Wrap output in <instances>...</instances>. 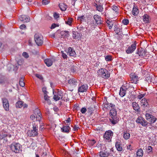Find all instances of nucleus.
<instances>
[{"label": "nucleus", "mask_w": 157, "mask_h": 157, "mask_svg": "<svg viewBox=\"0 0 157 157\" xmlns=\"http://www.w3.org/2000/svg\"><path fill=\"white\" fill-rule=\"evenodd\" d=\"M143 154V151L141 148L139 149L137 152V157H142Z\"/></svg>", "instance_id": "31"}, {"label": "nucleus", "mask_w": 157, "mask_h": 157, "mask_svg": "<svg viewBox=\"0 0 157 157\" xmlns=\"http://www.w3.org/2000/svg\"><path fill=\"white\" fill-rule=\"evenodd\" d=\"M147 151H148V153H149L150 152H152V147L151 146H149L147 149Z\"/></svg>", "instance_id": "61"}, {"label": "nucleus", "mask_w": 157, "mask_h": 157, "mask_svg": "<svg viewBox=\"0 0 157 157\" xmlns=\"http://www.w3.org/2000/svg\"><path fill=\"white\" fill-rule=\"evenodd\" d=\"M87 143L90 146H92L96 143V141L94 140H89Z\"/></svg>", "instance_id": "41"}, {"label": "nucleus", "mask_w": 157, "mask_h": 157, "mask_svg": "<svg viewBox=\"0 0 157 157\" xmlns=\"http://www.w3.org/2000/svg\"><path fill=\"white\" fill-rule=\"evenodd\" d=\"M4 82V78L3 77H0V84H2Z\"/></svg>", "instance_id": "64"}, {"label": "nucleus", "mask_w": 157, "mask_h": 157, "mask_svg": "<svg viewBox=\"0 0 157 157\" xmlns=\"http://www.w3.org/2000/svg\"><path fill=\"white\" fill-rule=\"evenodd\" d=\"M70 128L69 126H65L61 128V130L63 132H68L69 131Z\"/></svg>", "instance_id": "29"}, {"label": "nucleus", "mask_w": 157, "mask_h": 157, "mask_svg": "<svg viewBox=\"0 0 157 157\" xmlns=\"http://www.w3.org/2000/svg\"><path fill=\"white\" fill-rule=\"evenodd\" d=\"M38 129L35 124L33 125V129L31 130H29L27 132V134L28 136L34 137L38 135Z\"/></svg>", "instance_id": "5"}, {"label": "nucleus", "mask_w": 157, "mask_h": 157, "mask_svg": "<svg viewBox=\"0 0 157 157\" xmlns=\"http://www.w3.org/2000/svg\"><path fill=\"white\" fill-rule=\"evenodd\" d=\"M19 20L24 23L28 22L30 20V18L29 16L25 15H21L19 18Z\"/></svg>", "instance_id": "13"}, {"label": "nucleus", "mask_w": 157, "mask_h": 157, "mask_svg": "<svg viewBox=\"0 0 157 157\" xmlns=\"http://www.w3.org/2000/svg\"><path fill=\"white\" fill-rule=\"evenodd\" d=\"M44 62L46 65L48 67L52 66L53 64V61L52 59H47L44 60Z\"/></svg>", "instance_id": "19"}, {"label": "nucleus", "mask_w": 157, "mask_h": 157, "mask_svg": "<svg viewBox=\"0 0 157 157\" xmlns=\"http://www.w3.org/2000/svg\"><path fill=\"white\" fill-rule=\"evenodd\" d=\"M86 108L83 107L81 109L80 111L82 113L84 114L86 112Z\"/></svg>", "instance_id": "57"}, {"label": "nucleus", "mask_w": 157, "mask_h": 157, "mask_svg": "<svg viewBox=\"0 0 157 157\" xmlns=\"http://www.w3.org/2000/svg\"><path fill=\"white\" fill-rule=\"evenodd\" d=\"M131 81L132 83L136 84L139 81V78L137 75L135 73H132L131 74Z\"/></svg>", "instance_id": "10"}, {"label": "nucleus", "mask_w": 157, "mask_h": 157, "mask_svg": "<svg viewBox=\"0 0 157 157\" xmlns=\"http://www.w3.org/2000/svg\"><path fill=\"white\" fill-rule=\"evenodd\" d=\"M132 14L134 16H136L139 13V11L138 9L135 6H134L132 11Z\"/></svg>", "instance_id": "25"}, {"label": "nucleus", "mask_w": 157, "mask_h": 157, "mask_svg": "<svg viewBox=\"0 0 157 157\" xmlns=\"http://www.w3.org/2000/svg\"><path fill=\"white\" fill-rule=\"evenodd\" d=\"M122 23L124 25H127L129 23V20L127 19H124L122 21Z\"/></svg>", "instance_id": "49"}, {"label": "nucleus", "mask_w": 157, "mask_h": 157, "mask_svg": "<svg viewBox=\"0 0 157 157\" xmlns=\"http://www.w3.org/2000/svg\"><path fill=\"white\" fill-rule=\"evenodd\" d=\"M113 135V132L111 131H108L105 132L104 135L103 137L105 140H109L110 137Z\"/></svg>", "instance_id": "14"}, {"label": "nucleus", "mask_w": 157, "mask_h": 157, "mask_svg": "<svg viewBox=\"0 0 157 157\" xmlns=\"http://www.w3.org/2000/svg\"><path fill=\"white\" fill-rule=\"evenodd\" d=\"M151 77L150 76H148L146 77L145 80L147 81V82L149 83V82H151Z\"/></svg>", "instance_id": "53"}, {"label": "nucleus", "mask_w": 157, "mask_h": 157, "mask_svg": "<svg viewBox=\"0 0 157 157\" xmlns=\"http://www.w3.org/2000/svg\"><path fill=\"white\" fill-rule=\"evenodd\" d=\"M21 145L18 143H13L10 146L12 151L17 153H19L21 149Z\"/></svg>", "instance_id": "3"}, {"label": "nucleus", "mask_w": 157, "mask_h": 157, "mask_svg": "<svg viewBox=\"0 0 157 157\" xmlns=\"http://www.w3.org/2000/svg\"><path fill=\"white\" fill-rule=\"evenodd\" d=\"M156 118L152 115L151 118V119H150L148 121L150 122V124H151L154 123L156 121Z\"/></svg>", "instance_id": "42"}, {"label": "nucleus", "mask_w": 157, "mask_h": 157, "mask_svg": "<svg viewBox=\"0 0 157 157\" xmlns=\"http://www.w3.org/2000/svg\"><path fill=\"white\" fill-rule=\"evenodd\" d=\"M94 18L97 24H101L102 23V21L101 20V17L99 15H94Z\"/></svg>", "instance_id": "18"}, {"label": "nucleus", "mask_w": 157, "mask_h": 157, "mask_svg": "<svg viewBox=\"0 0 157 157\" xmlns=\"http://www.w3.org/2000/svg\"><path fill=\"white\" fill-rule=\"evenodd\" d=\"M19 84L20 86L21 87H23L25 86V84L24 82V80H22V79L20 80L19 81Z\"/></svg>", "instance_id": "48"}, {"label": "nucleus", "mask_w": 157, "mask_h": 157, "mask_svg": "<svg viewBox=\"0 0 157 157\" xmlns=\"http://www.w3.org/2000/svg\"><path fill=\"white\" fill-rule=\"evenodd\" d=\"M59 25L57 24H56L55 23H53L52 25L51 26V27H50V28L52 29H54L56 27L59 26Z\"/></svg>", "instance_id": "56"}, {"label": "nucleus", "mask_w": 157, "mask_h": 157, "mask_svg": "<svg viewBox=\"0 0 157 157\" xmlns=\"http://www.w3.org/2000/svg\"><path fill=\"white\" fill-rule=\"evenodd\" d=\"M119 117L117 116H110L109 121L112 124H117L119 121Z\"/></svg>", "instance_id": "12"}, {"label": "nucleus", "mask_w": 157, "mask_h": 157, "mask_svg": "<svg viewBox=\"0 0 157 157\" xmlns=\"http://www.w3.org/2000/svg\"><path fill=\"white\" fill-rule=\"evenodd\" d=\"M59 6L60 10L62 11H65L67 8V6L63 3L59 4Z\"/></svg>", "instance_id": "23"}, {"label": "nucleus", "mask_w": 157, "mask_h": 157, "mask_svg": "<svg viewBox=\"0 0 157 157\" xmlns=\"http://www.w3.org/2000/svg\"><path fill=\"white\" fill-rule=\"evenodd\" d=\"M146 119L147 120L149 121V120L151 119V117L152 116V115L148 113H146Z\"/></svg>", "instance_id": "47"}, {"label": "nucleus", "mask_w": 157, "mask_h": 157, "mask_svg": "<svg viewBox=\"0 0 157 157\" xmlns=\"http://www.w3.org/2000/svg\"><path fill=\"white\" fill-rule=\"evenodd\" d=\"M67 53L70 56H75L76 54L75 51L71 47H69L68 48Z\"/></svg>", "instance_id": "17"}, {"label": "nucleus", "mask_w": 157, "mask_h": 157, "mask_svg": "<svg viewBox=\"0 0 157 157\" xmlns=\"http://www.w3.org/2000/svg\"><path fill=\"white\" fill-rule=\"evenodd\" d=\"M104 99L106 100V101L104 103V106L105 108H106V109H109V103L107 101V97H104Z\"/></svg>", "instance_id": "38"}, {"label": "nucleus", "mask_w": 157, "mask_h": 157, "mask_svg": "<svg viewBox=\"0 0 157 157\" xmlns=\"http://www.w3.org/2000/svg\"><path fill=\"white\" fill-rule=\"evenodd\" d=\"M95 6L96 7V9L97 10L100 12H102L103 11V8L101 5H97V4H95Z\"/></svg>", "instance_id": "36"}, {"label": "nucleus", "mask_w": 157, "mask_h": 157, "mask_svg": "<svg viewBox=\"0 0 157 157\" xmlns=\"http://www.w3.org/2000/svg\"><path fill=\"white\" fill-rule=\"evenodd\" d=\"M11 135L4 130L1 131L0 133V140H3V142H7L8 141L7 138H10Z\"/></svg>", "instance_id": "2"}, {"label": "nucleus", "mask_w": 157, "mask_h": 157, "mask_svg": "<svg viewBox=\"0 0 157 157\" xmlns=\"http://www.w3.org/2000/svg\"><path fill=\"white\" fill-rule=\"evenodd\" d=\"M35 40L38 46L41 45L43 43V38L42 36L38 33H36L34 36Z\"/></svg>", "instance_id": "4"}, {"label": "nucleus", "mask_w": 157, "mask_h": 157, "mask_svg": "<svg viewBox=\"0 0 157 157\" xmlns=\"http://www.w3.org/2000/svg\"><path fill=\"white\" fill-rule=\"evenodd\" d=\"M136 42L132 44L130 46H129L126 50V52L127 54L131 53L133 52L136 49Z\"/></svg>", "instance_id": "9"}, {"label": "nucleus", "mask_w": 157, "mask_h": 157, "mask_svg": "<svg viewBox=\"0 0 157 157\" xmlns=\"http://www.w3.org/2000/svg\"><path fill=\"white\" fill-rule=\"evenodd\" d=\"M132 106L133 109L136 112H138L140 110V107L139 105L136 102L132 103Z\"/></svg>", "instance_id": "22"}, {"label": "nucleus", "mask_w": 157, "mask_h": 157, "mask_svg": "<svg viewBox=\"0 0 157 157\" xmlns=\"http://www.w3.org/2000/svg\"><path fill=\"white\" fill-rule=\"evenodd\" d=\"M123 89L121 87L119 92V95L121 97H123L126 94V90Z\"/></svg>", "instance_id": "34"}, {"label": "nucleus", "mask_w": 157, "mask_h": 157, "mask_svg": "<svg viewBox=\"0 0 157 157\" xmlns=\"http://www.w3.org/2000/svg\"><path fill=\"white\" fill-rule=\"evenodd\" d=\"M49 97L48 96L47 94H44V99L45 101H48V102H51L50 100L48 99V98Z\"/></svg>", "instance_id": "54"}, {"label": "nucleus", "mask_w": 157, "mask_h": 157, "mask_svg": "<svg viewBox=\"0 0 157 157\" xmlns=\"http://www.w3.org/2000/svg\"><path fill=\"white\" fill-rule=\"evenodd\" d=\"M141 105L143 108L145 109V108L147 107L148 104L146 99L144 98L143 99L140 101Z\"/></svg>", "instance_id": "16"}, {"label": "nucleus", "mask_w": 157, "mask_h": 157, "mask_svg": "<svg viewBox=\"0 0 157 157\" xmlns=\"http://www.w3.org/2000/svg\"><path fill=\"white\" fill-rule=\"evenodd\" d=\"M122 28L115 27L114 29V31L117 34H118L119 33H121L122 32Z\"/></svg>", "instance_id": "39"}, {"label": "nucleus", "mask_w": 157, "mask_h": 157, "mask_svg": "<svg viewBox=\"0 0 157 157\" xmlns=\"http://www.w3.org/2000/svg\"><path fill=\"white\" fill-rule=\"evenodd\" d=\"M79 128V127L77 125H75L73 127V130L74 131H76Z\"/></svg>", "instance_id": "62"}, {"label": "nucleus", "mask_w": 157, "mask_h": 157, "mask_svg": "<svg viewBox=\"0 0 157 157\" xmlns=\"http://www.w3.org/2000/svg\"><path fill=\"white\" fill-rule=\"evenodd\" d=\"M143 20L145 23H149V20L148 15L147 14H145L143 16Z\"/></svg>", "instance_id": "27"}, {"label": "nucleus", "mask_w": 157, "mask_h": 157, "mask_svg": "<svg viewBox=\"0 0 157 157\" xmlns=\"http://www.w3.org/2000/svg\"><path fill=\"white\" fill-rule=\"evenodd\" d=\"M23 105V102L21 101H18L16 103V106L17 108H21Z\"/></svg>", "instance_id": "32"}, {"label": "nucleus", "mask_w": 157, "mask_h": 157, "mask_svg": "<svg viewBox=\"0 0 157 157\" xmlns=\"http://www.w3.org/2000/svg\"><path fill=\"white\" fill-rule=\"evenodd\" d=\"M35 75L36 77L39 78L40 79L42 80L43 78L42 75H41L36 74Z\"/></svg>", "instance_id": "58"}, {"label": "nucleus", "mask_w": 157, "mask_h": 157, "mask_svg": "<svg viewBox=\"0 0 157 157\" xmlns=\"http://www.w3.org/2000/svg\"><path fill=\"white\" fill-rule=\"evenodd\" d=\"M36 111L37 112V115L36 116V118H38V120H39L41 119V113H40V111H39V109H36Z\"/></svg>", "instance_id": "40"}, {"label": "nucleus", "mask_w": 157, "mask_h": 157, "mask_svg": "<svg viewBox=\"0 0 157 157\" xmlns=\"http://www.w3.org/2000/svg\"><path fill=\"white\" fill-rule=\"evenodd\" d=\"M72 19L71 18H68L67 21H66V24L70 25L72 23Z\"/></svg>", "instance_id": "51"}, {"label": "nucleus", "mask_w": 157, "mask_h": 157, "mask_svg": "<svg viewBox=\"0 0 157 157\" xmlns=\"http://www.w3.org/2000/svg\"><path fill=\"white\" fill-rule=\"evenodd\" d=\"M129 83H129H126L124 84L123 85L121 88L123 89V90H126L130 87Z\"/></svg>", "instance_id": "37"}, {"label": "nucleus", "mask_w": 157, "mask_h": 157, "mask_svg": "<svg viewBox=\"0 0 157 157\" xmlns=\"http://www.w3.org/2000/svg\"><path fill=\"white\" fill-rule=\"evenodd\" d=\"M68 82L73 87H75L77 84V81L74 79H70L69 80Z\"/></svg>", "instance_id": "20"}, {"label": "nucleus", "mask_w": 157, "mask_h": 157, "mask_svg": "<svg viewBox=\"0 0 157 157\" xmlns=\"http://www.w3.org/2000/svg\"><path fill=\"white\" fill-rule=\"evenodd\" d=\"M112 9L114 12L113 13L115 14H117L119 12V9L118 7L115 6H113L112 7Z\"/></svg>", "instance_id": "33"}, {"label": "nucleus", "mask_w": 157, "mask_h": 157, "mask_svg": "<svg viewBox=\"0 0 157 157\" xmlns=\"http://www.w3.org/2000/svg\"><path fill=\"white\" fill-rule=\"evenodd\" d=\"M98 76L105 79H107L110 77V73L109 71L104 68H100L97 71Z\"/></svg>", "instance_id": "1"}, {"label": "nucleus", "mask_w": 157, "mask_h": 157, "mask_svg": "<svg viewBox=\"0 0 157 157\" xmlns=\"http://www.w3.org/2000/svg\"><path fill=\"white\" fill-rule=\"evenodd\" d=\"M110 151L107 150L106 148H105V150L101 151L98 154V155L99 157H108L109 156H111V154L110 153Z\"/></svg>", "instance_id": "6"}, {"label": "nucleus", "mask_w": 157, "mask_h": 157, "mask_svg": "<svg viewBox=\"0 0 157 157\" xmlns=\"http://www.w3.org/2000/svg\"><path fill=\"white\" fill-rule=\"evenodd\" d=\"M63 98V94L62 92L61 91H58L57 94L54 95L53 99L55 101H57L60 99H62Z\"/></svg>", "instance_id": "11"}, {"label": "nucleus", "mask_w": 157, "mask_h": 157, "mask_svg": "<svg viewBox=\"0 0 157 157\" xmlns=\"http://www.w3.org/2000/svg\"><path fill=\"white\" fill-rule=\"evenodd\" d=\"M147 52H145V50L142 48H139L137 52L136 53L138 54L139 56H143L144 55L146 54Z\"/></svg>", "instance_id": "21"}, {"label": "nucleus", "mask_w": 157, "mask_h": 157, "mask_svg": "<svg viewBox=\"0 0 157 157\" xmlns=\"http://www.w3.org/2000/svg\"><path fill=\"white\" fill-rule=\"evenodd\" d=\"M140 124L142 126L145 127L147 125V124H148V123L144 119L143 120V121H142L141 122Z\"/></svg>", "instance_id": "44"}, {"label": "nucleus", "mask_w": 157, "mask_h": 157, "mask_svg": "<svg viewBox=\"0 0 157 157\" xmlns=\"http://www.w3.org/2000/svg\"><path fill=\"white\" fill-rule=\"evenodd\" d=\"M77 29L79 31H82L84 29V28L82 25H79L77 27Z\"/></svg>", "instance_id": "59"}, {"label": "nucleus", "mask_w": 157, "mask_h": 157, "mask_svg": "<svg viewBox=\"0 0 157 157\" xmlns=\"http://www.w3.org/2000/svg\"><path fill=\"white\" fill-rule=\"evenodd\" d=\"M144 119L142 117H139L137 119L136 122L140 124L141 122L143 121Z\"/></svg>", "instance_id": "46"}, {"label": "nucleus", "mask_w": 157, "mask_h": 157, "mask_svg": "<svg viewBox=\"0 0 157 157\" xmlns=\"http://www.w3.org/2000/svg\"><path fill=\"white\" fill-rule=\"evenodd\" d=\"M60 152L63 155H65V157L67 156L69 154L68 152L64 149L61 150Z\"/></svg>", "instance_id": "43"}, {"label": "nucleus", "mask_w": 157, "mask_h": 157, "mask_svg": "<svg viewBox=\"0 0 157 157\" xmlns=\"http://www.w3.org/2000/svg\"><path fill=\"white\" fill-rule=\"evenodd\" d=\"M3 106L4 109L6 111L9 110L10 105L8 100L6 98H2Z\"/></svg>", "instance_id": "7"}, {"label": "nucleus", "mask_w": 157, "mask_h": 157, "mask_svg": "<svg viewBox=\"0 0 157 157\" xmlns=\"http://www.w3.org/2000/svg\"><path fill=\"white\" fill-rule=\"evenodd\" d=\"M88 88V86L86 84H83L80 86L78 88V92H86Z\"/></svg>", "instance_id": "15"}, {"label": "nucleus", "mask_w": 157, "mask_h": 157, "mask_svg": "<svg viewBox=\"0 0 157 157\" xmlns=\"http://www.w3.org/2000/svg\"><path fill=\"white\" fill-rule=\"evenodd\" d=\"M105 59L107 61H110L112 60L111 56H106L105 57Z\"/></svg>", "instance_id": "52"}, {"label": "nucleus", "mask_w": 157, "mask_h": 157, "mask_svg": "<svg viewBox=\"0 0 157 157\" xmlns=\"http://www.w3.org/2000/svg\"><path fill=\"white\" fill-rule=\"evenodd\" d=\"M77 20L81 23L86 22V17L84 15H82L78 17Z\"/></svg>", "instance_id": "24"}, {"label": "nucleus", "mask_w": 157, "mask_h": 157, "mask_svg": "<svg viewBox=\"0 0 157 157\" xmlns=\"http://www.w3.org/2000/svg\"><path fill=\"white\" fill-rule=\"evenodd\" d=\"M106 23L107 24L108 26L109 29H111L112 28L114 24L113 21L107 20L106 21Z\"/></svg>", "instance_id": "26"}, {"label": "nucleus", "mask_w": 157, "mask_h": 157, "mask_svg": "<svg viewBox=\"0 0 157 157\" xmlns=\"http://www.w3.org/2000/svg\"><path fill=\"white\" fill-rule=\"evenodd\" d=\"M62 36H63L64 37H68L69 35V34L68 31H65L64 32H62Z\"/></svg>", "instance_id": "45"}, {"label": "nucleus", "mask_w": 157, "mask_h": 157, "mask_svg": "<svg viewBox=\"0 0 157 157\" xmlns=\"http://www.w3.org/2000/svg\"><path fill=\"white\" fill-rule=\"evenodd\" d=\"M115 146L117 150L119 151H121L122 150V148L121 146V144L120 142H117L116 143Z\"/></svg>", "instance_id": "28"}, {"label": "nucleus", "mask_w": 157, "mask_h": 157, "mask_svg": "<svg viewBox=\"0 0 157 157\" xmlns=\"http://www.w3.org/2000/svg\"><path fill=\"white\" fill-rule=\"evenodd\" d=\"M96 105V103H91L90 104V106L87 108L88 111L90 115L92 114L96 109H98V106Z\"/></svg>", "instance_id": "8"}, {"label": "nucleus", "mask_w": 157, "mask_h": 157, "mask_svg": "<svg viewBox=\"0 0 157 157\" xmlns=\"http://www.w3.org/2000/svg\"><path fill=\"white\" fill-rule=\"evenodd\" d=\"M109 113L110 116H112V115L113 116L117 115V111L114 109H111Z\"/></svg>", "instance_id": "35"}, {"label": "nucleus", "mask_w": 157, "mask_h": 157, "mask_svg": "<svg viewBox=\"0 0 157 157\" xmlns=\"http://www.w3.org/2000/svg\"><path fill=\"white\" fill-rule=\"evenodd\" d=\"M123 137L125 140L128 139L130 137V134L126 131H124Z\"/></svg>", "instance_id": "30"}, {"label": "nucleus", "mask_w": 157, "mask_h": 157, "mask_svg": "<svg viewBox=\"0 0 157 157\" xmlns=\"http://www.w3.org/2000/svg\"><path fill=\"white\" fill-rule=\"evenodd\" d=\"M23 56L26 59L28 58L29 57L28 54L26 52H23L22 53Z\"/></svg>", "instance_id": "55"}, {"label": "nucleus", "mask_w": 157, "mask_h": 157, "mask_svg": "<svg viewBox=\"0 0 157 157\" xmlns=\"http://www.w3.org/2000/svg\"><path fill=\"white\" fill-rule=\"evenodd\" d=\"M17 63L19 65H21L24 63V60L22 59H19L17 61Z\"/></svg>", "instance_id": "50"}, {"label": "nucleus", "mask_w": 157, "mask_h": 157, "mask_svg": "<svg viewBox=\"0 0 157 157\" xmlns=\"http://www.w3.org/2000/svg\"><path fill=\"white\" fill-rule=\"evenodd\" d=\"M53 16L56 19L59 17V14L57 13H54L53 14Z\"/></svg>", "instance_id": "60"}, {"label": "nucleus", "mask_w": 157, "mask_h": 157, "mask_svg": "<svg viewBox=\"0 0 157 157\" xmlns=\"http://www.w3.org/2000/svg\"><path fill=\"white\" fill-rule=\"evenodd\" d=\"M49 3V1L48 0H43L42 3L44 5H46Z\"/></svg>", "instance_id": "63"}]
</instances>
